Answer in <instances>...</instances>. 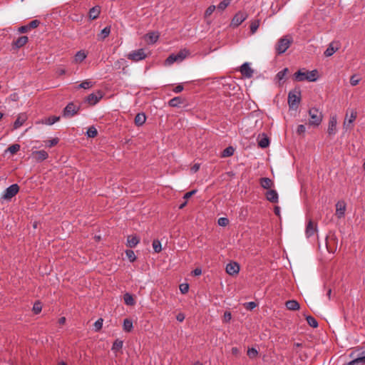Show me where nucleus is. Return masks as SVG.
Wrapping results in <instances>:
<instances>
[{
	"mask_svg": "<svg viewBox=\"0 0 365 365\" xmlns=\"http://www.w3.org/2000/svg\"><path fill=\"white\" fill-rule=\"evenodd\" d=\"M317 70L307 71L305 68L299 69L293 75V80L297 82L307 81L314 82L318 78Z\"/></svg>",
	"mask_w": 365,
	"mask_h": 365,
	"instance_id": "obj_1",
	"label": "nucleus"
},
{
	"mask_svg": "<svg viewBox=\"0 0 365 365\" xmlns=\"http://www.w3.org/2000/svg\"><path fill=\"white\" fill-rule=\"evenodd\" d=\"M190 55L189 50L186 48L181 49L177 53L170 54L165 60L166 65H171L175 62L180 63L187 56Z\"/></svg>",
	"mask_w": 365,
	"mask_h": 365,
	"instance_id": "obj_2",
	"label": "nucleus"
},
{
	"mask_svg": "<svg viewBox=\"0 0 365 365\" xmlns=\"http://www.w3.org/2000/svg\"><path fill=\"white\" fill-rule=\"evenodd\" d=\"M309 115L310 119L309 120V125L312 126H319L323 119L322 113L316 108H311L309 110Z\"/></svg>",
	"mask_w": 365,
	"mask_h": 365,
	"instance_id": "obj_3",
	"label": "nucleus"
},
{
	"mask_svg": "<svg viewBox=\"0 0 365 365\" xmlns=\"http://www.w3.org/2000/svg\"><path fill=\"white\" fill-rule=\"evenodd\" d=\"M292 43V38L291 36H285L281 38L278 41L276 46H275L276 53L278 55L284 53L287 50V48L290 46Z\"/></svg>",
	"mask_w": 365,
	"mask_h": 365,
	"instance_id": "obj_4",
	"label": "nucleus"
},
{
	"mask_svg": "<svg viewBox=\"0 0 365 365\" xmlns=\"http://www.w3.org/2000/svg\"><path fill=\"white\" fill-rule=\"evenodd\" d=\"M301 100V93L299 91H292L288 94V104L290 108H294L298 106Z\"/></svg>",
	"mask_w": 365,
	"mask_h": 365,
	"instance_id": "obj_5",
	"label": "nucleus"
},
{
	"mask_svg": "<svg viewBox=\"0 0 365 365\" xmlns=\"http://www.w3.org/2000/svg\"><path fill=\"white\" fill-rule=\"evenodd\" d=\"M147 57L145 50L144 48H140L135 51H133L127 55V58L135 62L143 60Z\"/></svg>",
	"mask_w": 365,
	"mask_h": 365,
	"instance_id": "obj_6",
	"label": "nucleus"
},
{
	"mask_svg": "<svg viewBox=\"0 0 365 365\" xmlns=\"http://www.w3.org/2000/svg\"><path fill=\"white\" fill-rule=\"evenodd\" d=\"M247 17L248 14L246 11H240L237 12L231 21V26L233 27H237L245 21Z\"/></svg>",
	"mask_w": 365,
	"mask_h": 365,
	"instance_id": "obj_7",
	"label": "nucleus"
},
{
	"mask_svg": "<svg viewBox=\"0 0 365 365\" xmlns=\"http://www.w3.org/2000/svg\"><path fill=\"white\" fill-rule=\"evenodd\" d=\"M19 186L17 184H13L5 190L1 198L9 200L19 192Z\"/></svg>",
	"mask_w": 365,
	"mask_h": 365,
	"instance_id": "obj_8",
	"label": "nucleus"
},
{
	"mask_svg": "<svg viewBox=\"0 0 365 365\" xmlns=\"http://www.w3.org/2000/svg\"><path fill=\"white\" fill-rule=\"evenodd\" d=\"M80 107L75 105L73 103H69L63 109V115L65 118L73 117L78 113Z\"/></svg>",
	"mask_w": 365,
	"mask_h": 365,
	"instance_id": "obj_9",
	"label": "nucleus"
},
{
	"mask_svg": "<svg viewBox=\"0 0 365 365\" xmlns=\"http://www.w3.org/2000/svg\"><path fill=\"white\" fill-rule=\"evenodd\" d=\"M338 239L334 234H331L326 238V246L329 252H334L336 250Z\"/></svg>",
	"mask_w": 365,
	"mask_h": 365,
	"instance_id": "obj_10",
	"label": "nucleus"
},
{
	"mask_svg": "<svg viewBox=\"0 0 365 365\" xmlns=\"http://www.w3.org/2000/svg\"><path fill=\"white\" fill-rule=\"evenodd\" d=\"M357 117V112L355 110H351L350 111V115L349 116V112H346V118L344 121V127L346 129H351L352 125L351 123L356 120Z\"/></svg>",
	"mask_w": 365,
	"mask_h": 365,
	"instance_id": "obj_11",
	"label": "nucleus"
},
{
	"mask_svg": "<svg viewBox=\"0 0 365 365\" xmlns=\"http://www.w3.org/2000/svg\"><path fill=\"white\" fill-rule=\"evenodd\" d=\"M240 71L242 75L247 78L252 77L254 70L250 67V64L247 62L244 63L240 68Z\"/></svg>",
	"mask_w": 365,
	"mask_h": 365,
	"instance_id": "obj_12",
	"label": "nucleus"
},
{
	"mask_svg": "<svg viewBox=\"0 0 365 365\" xmlns=\"http://www.w3.org/2000/svg\"><path fill=\"white\" fill-rule=\"evenodd\" d=\"M317 231V225L316 222H313L311 219H309L307 222L305 234L307 237H310L313 236Z\"/></svg>",
	"mask_w": 365,
	"mask_h": 365,
	"instance_id": "obj_13",
	"label": "nucleus"
},
{
	"mask_svg": "<svg viewBox=\"0 0 365 365\" xmlns=\"http://www.w3.org/2000/svg\"><path fill=\"white\" fill-rule=\"evenodd\" d=\"M351 358L361 359V365H365V346L360 347L350 354Z\"/></svg>",
	"mask_w": 365,
	"mask_h": 365,
	"instance_id": "obj_14",
	"label": "nucleus"
},
{
	"mask_svg": "<svg viewBox=\"0 0 365 365\" xmlns=\"http://www.w3.org/2000/svg\"><path fill=\"white\" fill-rule=\"evenodd\" d=\"M31 157L35 160V161L40 163L47 159L48 154L46 151L41 150L32 152Z\"/></svg>",
	"mask_w": 365,
	"mask_h": 365,
	"instance_id": "obj_15",
	"label": "nucleus"
},
{
	"mask_svg": "<svg viewBox=\"0 0 365 365\" xmlns=\"http://www.w3.org/2000/svg\"><path fill=\"white\" fill-rule=\"evenodd\" d=\"M102 97L103 94L101 91H98L97 93H91L88 95L86 101L91 106H94L102 98Z\"/></svg>",
	"mask_w": 365,
	"mask_h": 365,
	"instance_id": "obj_16",
	"label": "nucleus"
},
{
	"mask_svg": "<svg viewBox=\"0 0 365 365\" xmlns=\"http://www.w3.org/2000/svg\"><path fill=\"white\" fill-rule=\"evenodd\" d=\"M240 271V265L235 262H230L226 266V272L230 275L238 274Z\"/></svg>",
	"mask_w": 365,
	"mask_h": 365,
	"instance_id": "obj_17",
	"label": "nucleus"
},
{
	"mask_svg": "<svg viewBox=\"0 0 365 365\" xmlns=\"http://www.w3.org/2000/svg\"><path fill=\"white\" fill-rule=\"evenodd\" d=\"M346 210V203L344 201H339L336 204V215L341 218L344 215Z\"/></svg>",
	"mask_w": 365,
	"mask_h": 365,
	"instance_id": "obj_18",
	"label": "nucleus"
},
{
	"mask_svg": "<svg viewBox=\"0 0 365 365\" xmlns=\"http://www.w3.org/2000/svg\"><path fill=\"white\" fill-rule=\"evenodd\" d=\"M265 196L267 200L271 202L275 203L278 202V194L274 190H269L267 191Z\"/></svg>",
	"mask_w": 365,
	"mask_h": 365,
	"instance_id": "obj_19",
	"label": "nucleus"
},
{
	"mask_svg": "<svg viewBox=\"0 0 365 365\" xmlns=\"http://www.w3.org/2000/svg\"><path fill=\"white\" fill-rule=\"evenodd\" d=\"M140 238L137 235H129L127 237V247L133 248L139 243Z\"/></svg>",
	"mask_w": 365,
	"mask_h": 365,
	"instance_id": "obj_20",
	"label": "nucleus"
},
{
	"mask_svg": "<svg viewBox=\"0 0 365 365\" xmlns=\"http://www.w3.org/2000/svg\"><path fill=\"white\" fill-rule=\"evenodd\" d=\"M27 42L28 37L26 36H22L19 37L16 41H14L12 43V46L16 48H19L24 46Z\"/></svg>",
	"mask_w": 365,
	"mask_h": 365,
	"instance_id": "obj_21",
	"label": "nucleus"
},
{
	"mask_svg": "<svg viewBox=\"0 0 365 365\" xmlns=\"http://www.w3.org/2000/svg\"><path fill=\"white\" fill-rule=\"evenodd\" d=\"M327 131L329 135H333V134L336 133V117H331L330 118Z\"/></svg>",
	"mask_w": 365,
	"mask_h": 365,
	"instance_id": "obj_22",
	"label": "nucleus"
},
{
	"mask_svg": "<svg viewBox=\"0 0 365 365\" xmlns=\"http://www.w3.org/2000/svg\"><path fill=\"white\" fill-rule=\"evenodd\" d=\"M26 119H27V117H26V114H24V113L19 114L14 123V128L17 129L19 127H21L24 124V123L26 120Z\"/></svg>",
	"mask_w": 365,
	"mask_h": 365,
	"instance_id": "obj_23",
	"label": "nucleus"
},
{
	"mask_svg": "<svg viewBox=\"0 0 365 365\" xmlns=\"http://www.w3.org/2000/svg\"><path fill=\"white\" fill-rule=\"evenodd\" d=\"M100 13H101L100 6H93V8H91L89 10V12H88L89 18L92 20L96 19L98 17Z\"/></svg>",
	"mask_w": 365,
	"mask_h": 365,
	"instance_id": "obj_24",
	"label": "nucleus"
},
{
	"mask_svg": "<svg viewBox=\"0 0 365 365\" xmlns=\"http://www.w3.org/2000/svg\"><path fill=\"white\" fill-rule=\"evenodd\" d=\"M285 305L287 309L292 311H296L300 308L299 302L296 300H289L286 302Z\"/></svg>",
	"mask_w": 365,
	"mask_h": 365,
	"instance_id": "obj_25",
	"label": "nucleus"
},
{
	"mask_svg": "<svg viewBox=\"0 0 365 365\" xmlns=\"http://www.w3.org/2000/svg\"><path fill=\"white\" fill-rule=\"evenodd\" d=\"M146 120V116L143 113H138L134 119L135 124L137 126L143 125Z\"/></svg>",
	"mask_w": 365,
	"mask_h": 365,
	"instance_id": "obj_26",
	"label": "nucleus"
},
{
	"mask_svg": "<svg viewBox=\"0 0 365 365\" xmlns=\"http://www.w3.org/2000/svg\"><path fill=\"white\" fill-rule=\"evenodd\" d=\"M158 38L159 35L158 33L152 32L146 35L145 40L148 43H154L158 41Z\"/></svg>",
	"mask_w": 365,
	"mask_h": 365,
	"instance_id": "obj_27",
	"label": "nucleus"
},
{
	"mask_svg": "<svg viewBox=\"0 0 365 365\" xmlns=\"http://www.w3.org/2000/svg\"><path fill=\"white\" fill-rule=\"evenodd\" d=\"M260 185L264 189H269L273 186V182L268 178H262L260 179Z\"/></svg>",
	"mask_w": 365,
	"mask_h": 365,
	"instance_id": "obj_28",
	"label": "nucleus"
},
{
	"mask_svg": "<svg viewBox=\"0 0 365 365\" xmlns=\"http://www.w3.org/2000/svg\"><path fill=\"white\" fill-rule=\"evenodd\" d=\"M183 99L181 97L178 96L170 99L168 102V104L171 107H177L183 103Z\"/></svg>",
	"mask_w": 365,
	"mask_h": 365,
	"instance_id": "obj_29",
	"label": "nucleus"
},
{
	"mask_svg": "<svg viewBox=\"0 0 365 365\" xmlns=\"http://www.w3.org/2000/svg\"><path fill=\"white\" fill-rule=\"evenodd\" d=\"M86 56H87V55L83 51H79L76 53V55L74 56V62L75 63H81L85 60Z\"/></svg>",
	"mask_w": 365,
	"mask_h": 365,
	"instance_id": "obj_30",
	"label": "nucleus"
},
{
	"mask_svg": "<svg viewBox=\"0 0 365 365\" xmlns=\"http://www.w3.org/2000/svg\"><path fill=\"white\" fill-rule=\"evenodd\" d=\"M338 50V47L334 46V43H331L328 48L324 51V54L327 57H329L332 56L336 51Z\"/></svg>",
	"mask_w": 365,
	"mask_h": 365,
	"instance_id": "obj_31",
	"label": "nucleus"
},
{
	"mask_svg": "<svg viewBox=\"0 0 365 365\" xmlns=\"http://www.w3.org/2000/svg\"><path fill=\"white\" fill-rule=\"evenodd\" d=\"M269 138L264 134H262V137L258 141V145L262 148H266L269 146Z\"/></svg>",
	"mask_w": 365,
	"mask_h": 365,
	"instance_id": "obj_32",
	"label": "nucleus"
},
{
	"mask_svg": "<svg viewBox=\"0 0 365 365\" xmlns=\"http://www.w3.org/2000/svg\"><path fill=\"white\" fill-rule=\"evenodd\" d=\"M124 302L125 304L129 306H133L135 303V301L133 296L129 293H125L123 296Z\"/></svg>",
	"mask_w": 365,
	"mask_h": 365,
	"instance_id": "obj_33",
	"label": "nucleus"
},
{
	"mask_svg": "<svg viewBox=\"0 0 365 365\" xmlns=\"http://www.w3.org/2000/svg\"><path fill=\"white\" fill-rule=\"evenodd\" d=\"M133 327L132 320L130 319H125L123 321V330L126 332H130Z\"/></svg>",
	"mask_w": 365,
	"mask_h": 365,
	"instance_id": "obj_34",
	"label": "nucleus"
},
{
	"mask_svg": "<svg viewBox=\"0 0 365 365\" xmlns=\"http://www.w3.org/2000/svg\"><path fill=\"white\" fill-rule=\"evenodd\" d=\"M289 73V68H285L283 70L279 71L276 75V78L279 81V83L285 78V76Z\"/></svg>",
	"mask_w": 365,
	"mask_h": 365,
	"instance_id": "obj_35",
	"label": "nucleus"
},
{
	"mask_svg": "<svg viewBox=\"0 0 365 365\" xmlns=\"http://www.w3.org/2000/svg\"><path fill=\"white\" fill-rule=\"evenodd\" d=\"M235 149L232 146L226 148L222 153V158L232 156L234 154Z\"/></svg>",
	"mask_w": 365,
	"mask_h": 365,
	"instance_id": "obj_36",
	"label": "nucleus"
},
{
	"mask_svg": "<svg viewBox=\"0 0 365 365\" xmlns=\"http://www.w3.org/2000/svg\"><path fill=\"white\" fill-rule=\"evenodd\" d=\"M60 120L59 116L52 115L45 119L44 123L47 125H51Z\"/></svg>",
	"mask_w": 365,
	"mask_h": 365,
	"instance_id": "obj_37",
	"label": "nucleus"
},
{
	"mask_svg": "<svg viewBox=\"0 0 365 365\" xmlns=\"http://www.w3.org/2000/svg\"><path fill=\"white\" fill-rule=\"evenodd\" d=\"M86 134L89 138H95L98 135L97 129L94 126H91L88 128Z\"/></svg>",
	"mask_w": 365,
	"mask_h": 365,
	"instance_id": "obj_38",
	"label": "nucleus"
},
{
	"mask_svg": "<svg viewBox=\"0 0 365 365\" xmlns=\"http://www.w3.org/2000/svg\"><path fill=\"white\" fill-rule=\"evenodd\" d=\"M110 33V27L106 26L105 27L101 32L99 35V38L102 40L105 39Z\"/></svg>",
	"mask_w": 365,
	"mask_h": 365,
	"instance_id": "obj_39",
	"label": "nucleus"
},
{
	"mask_svg": "<svg viewBox=\"0 0 365 365\" xmlns=\"http://www.w3.org/2000/svg\"><path fill=\"white\" fill-rule=\"evenodd\" d=\"M306 319H307L308 324L310 327H312L313 328H316L318 327V322L314 317H313L312 316H308V317H307Z\"/></svg>",
	"mask_w": 365,
	"mask_h": 365,
	"instance_id": "obj_40",
	"label": "nucleus"
},
{
	"mask_svg": "<svg viewBox=\"0 0 365 365\" xmlns=\"http://www.w3.org/2000/svg\"><path fill=\"white\" fill-rule=\"evenodd\" d=\"M93 86V83L90 80L83 81L78 86V88L87 89L91 88Z\"/></svg>",
	"mask_w": 365,
	"mask_h": 365,
	"instance_id": "obj_41",
	"label": "nucleus"
},
{
	"mask_svg": "<svg viewBox=\"0 0 365 365\" xmlns=\"http://www.w3.org/2000/svg\"><path fill=\"white\" fill-rule=\"evenodd\" d=\"M20 150V145L19 144H13L10 145L6 151L9 152L11 154H16Z\"/></svg>",
	"mask_w": 365,
	"mask_h": 365,
	"instance_id": "obj_42",
	"label": "nucleus"
},
{
	"mask_svg": "<svg viewBox=\"0 0 365 365\" xmlns=\"http://www.w3.org/2000/svg\"><path fill=\"white\" fill-rule=\"evenodd\" d=\"M153 248L154 252L159 253L162 250L161 243L158 240H154L153 242Z\"/></svg>",
	"mask_w": 365,
	"mask_h": 365,
	"instance_id": "obj_43",
	"label": "nucleus"
},
{
	"mask_svg": "<svg viewBox=\"0 0 365 365\" xmlns=\"http://www.w3.org/2000/svg\"><path fill=\"white\" fill-rule=\"evenodd\" d=\"M122 347H123V341L120 340L116 339L113 344L112 350L117 351H119L120 349H121Z\"/></svg>",
	"mask_w": 365,
	"mask_h": 365,
	"instance_id": "obj_44",
	"label": "nucleus"
},
{
	"mask_svg": "<svg viewBox=\"0 0 365 365\" xmlns=\"http://www.w3.org/2000/svg\"><path fill=\"white\" fill-rule=\"evenodd\" d=\"M259 20H255L252 21L250 24V31L252 34H255L259 26Z\"/></svg>",
	"mask_w": 365,
	"mask_h": 365,
	"instance_id": "obj_45",
	"label": "nucleus"
},
{
	"mask_svg": "<svg viewBox=\"0 0 365 365\" xmlns=\"http://www.w3.org/2000/svg\"><path fill=\"white\" fill-rule=\"evenodd\" d=\"M230 0H223L217 5V9L224 11L230 4Z\"/></svg>",
	"mask_w": 365,
	"mask_h": 365,
	"instance_id": "obj_46",
	"label": "nucleus"
},
{
	"mask_svg": "<svg viewBox=\"0 0 365 365\" xmlns=\"http://www.w3.org/2000/svg\"><path fill=\"white\" fill-rule=\"evenodd\" d=\"M125 255L128 259L130 260V262H133L134 261H135L136 256L132 250H127L125 251Z\"/></svg>",
	"mask_w": 365,
	"mask_h": 365,
	"instance_id": "obj_47",
	"label": "nucleus"
},
{
	"mask_svg": "<svg viewBox=\"0 0 365 365\" xmlns=\"http://www.w3.org/2000/svg\"><path fill=\"white\" fill-rule=\"evenodd\" d=\"M258 354V351H257L256 349L255 348H250L248 349L247 351V356L250 358V359H254L255 358Z\"/></svg>",
	"mask_w": 365,
	"mask_h": 365,
	"instance_id": "obj_48",
	"label": "nucleus"
},
{
	"mask_svg": "<svg viewBox=\"0 0 365 365\" xmlns=\"http://www.w3.org/2000/svg\"><path fill=\"white\" fill-rule=\"evenodd\" d=\"M216 6L215 5L210 6L205 12V18L209 17L215 10Z\"/></svg>",
	"mask_w": 365,
	"mask_h": 365,
	"instance_id": "obj_49",
	"label": "nucleus"
},
{
	"mask_svg": "<svg viewBox=\"0 0 365 365\" xmlns=\"http://www.w3.org/2000/svg\"><path fill=\"white\" fill-rule=\"evenodd\" d=\"M103 319L102 318H100L94 323V329L96 331H98L101 329L103 326Z\"/></svg>",
	"mask_w": 365,
	"mask_h": 365,
	"instance_id": "obj_50",
	"label": "nucleus"
},
{
	"mask_svg": "<svg viewBox=\"0 0 365 365\" xmlns=\"http://www.w3.org/2000/svg\"><path fill=\"white\" fill-rule=\"evenodd\" d=\"M360 80L361 79L359 78V76L354 74L350 78V83L351 86H355L359 83Z\"/></svg>",
	"mask_w": 365,
	"mask_h": 365,
	"instance_id": "obj_51",
	"label": "nucleus"
},
{
	"mask_svg": "<svg viewBox=\"0 0 365 365\" xmlns=\"http://www.w3.org/2000/svg\"><path fill=\"white\" fill-rule=\"evenodd\" d=\"M41 309H42V307H41V302H37L34 303V307H33V311L35 314H37L40 313Z\"/></svg>",
	"mask_w": 365,
	"mask_h": 365,
	"instance_id": "obj_52",
	"label": "nucleus"
},
{
	"mask_svg": "<svg viewBox=\"0 0 365 365\" xmlns=\"http://www.w3.org/2000/svg\"><path fill=\"white\" fill-rule=\"evenodd\" d=\"M217 223L220 226L225 227L229 224V220L227 217H220L218 219Z\"/></svg>",
	"mask_w": 365,
	"mask_h": 365,
	"instance_id": "obj_53",
	"label": "nucleus"
},
{
	"mask_svg": "<svg viewBox=\"0 0 365 365\" xmlns=\"http://www.w3.org/2000/svg\"><path fill=\"white\" fill-rule=\"evenodd\" d=\"M244 307L247 310H252L257 307V304L254 302H247L244 304Z\"/></svg>",
	"mask_w": 365,
	"mask_h": 365,
	"instance_id": "obj_54",
	"label": "nucleus"
},
{
	"mask_svg": "<svg viewBox=\"0 0 365 365\" xmlns=\"http://www.w3.org/2000/svg\"><path fill=\"white\" fill-rule=\"evenodd\" d=\"M40 24V21L38 20H33L29 22L28 25L29 26V30H31V29H35Z\"/></svg>",
	"mask_w": 365,
	"mask_h": 365,
	"instance_id": "obj_55",
	"label": "nucleus"
},
{
	"mask_svg": "<svg viewBox=\"0 0 365 365\" xmlns=\"http://www.w3.org/2000/svg\"><path fill=\"white\" fill-rule=\"evenodd\" d=\"M58 143V138H53L51 140H49L48 141H46V145L51 148L53 146H55L56 145H57Z\"/></svg>",
	"mask_w": 365,
	"mask_h": 365,
	"instance_id": "obj_56",
	"label": "nucleus"
},
{
	"mask_svg": "<svg viewBox=\"0 0 365 365\" xmlns=\"http://www.w3.org/2000/svg\"><path fill=\"white\" fill-rule=\"evenodd\" d=\"M306 131V128L304 125H299L297 129V133L299 135H304Z\"/></svg>",
	"mask_w": 365,
	"mask_h": 365,
	"instance_id": "obj_57",
	"label": "nucleus"
},
{
	"mask_svg": "<svg viewBox=\"0 0 365 365\" xmlns=\"http://www.w3.org/2000/svg\"><path fill=\"white\" fill-rule=\"evenodd\" d=\"M361 359H356V357H354V359L352 361H351L344 365H361Z\"/></svg>",
	"mask_w": 365,
	"mask_h": 365,
	"instance_id": "obj_58",
	"label": "nucleus"
},
{
	"mask_svg": "<svg viewBox=\"0 0 365 365\" xmlns=\"http://www.w3.org/2000/svg\"><path fill=\"white\" fill-rule=\"evenodd\" d=\"M189 285L187 284H181L180 285V290L182 294H185L188 292Z\"/></svg>",
	"mask_w": 365,
	"mask_h": 365,
	"instance_id": "obj_59",
	"label": "nucleus"
},
{
	"mask_svg": "<svg viewBox=\"0 0 365 365\" xmlns=\"http://www.w3.org/2000/svg\"><path fill=\"white\" fill-rule=\"evenodd\" d=\"M197 192L196 190H192L190 192H186L185 195H184V197L183 198L185 199L186 200H188L190 197H191L194 194H195Z\"/></svg>",
	"mask_w": 365,
	"mask_h": 365,
	"instance_id": "obj_60",
	"label": "nucleus"
},
{
	"mask_svg": "<svg viewBox=\"0 0 365 365\" xmlns=\"http://www.w3.org/2000/svg\"><path fill=\"white\" fill-rule=\"evenodd\" d=\"M232 318L231 313L229 312H225L224 314V321L227 322H229Z\"/></svg>",
	"mask_w": 365,
	"mask_h": 365,
	"instance_id": "obj_61",
	"label": "nucleus"
},
{
	"mask_svg": "<svg viewBox=\"0 0 365 365\" xmlns=\"http://www.w3.org/2000/svg\"><path fill=\"white\" fill-rule=\"evenodd\" d=\"M29 31V29L28 25L22 26L19 27V31L20 33H26Z\"/></svg>",
	"mask_w": 365,
	"mask_h": 365,
	"instance_id": "obj_62",
	"label": "nucleus"
},
{
	"mask_svg": "<svg viewBox=\"0 0 365 365\" xmlns=\"http://www.w3.org/2000/svg\"><path fill=\"white\" fill-rule=\"evenodd\" d=\"M182 90H183V86L181 84H179L175 87V88L173 89V91L176 93H178L181 92Z\"/></svg>",
	"mask_w": 365,
	"mask_h": 365,
	"instance_id": "obj_63",
	"label": "nucleus"
},
{
	"mask_svg": "<svg viewBox=\"0 0 365 365\" xmlns=\"http://www.w3.org/2000/svg\"><path fill=\"white\" fill-rule=\"evenodd\" d=\"M202 274V269L200 268H195L192 271V274L194 276H200Z\"/></svg>",
	"mask_w": 365,
	"mask_h": 365,
	"instance_id": "obj_64",
	"label": "nucleus"
}]
</instances>
